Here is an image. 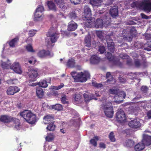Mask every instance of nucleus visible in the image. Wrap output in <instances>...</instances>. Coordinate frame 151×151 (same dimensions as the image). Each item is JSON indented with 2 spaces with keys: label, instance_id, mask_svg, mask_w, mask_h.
<instances>
[{
  "label": "nucleus",
  "instance_id": "f257e3e1",
  "mask_svg": "<svg viewBox=\"0 0 151 151\" xmlns=\"http://www.w3.org/2000/svg\"><path fill=\"white\" fill-rule=\"evenodd\" d=\"M92 12L91 10L87 6L84 7V14L82 16V20L84 21V25L87 27L91 28L93 27V22L92 21Z\"/></svg>",
  "mask_w": 151,
  "mask_h": 151
},
{
  "label": "nucleus",
  "instance_id": "f03ea898",
  "mask_svg": "<svg viewBox=\"0 0 151 151\" xmlns=\"http://www.w3.org/2000/svg\"><path fill=\"white\" fill-rule=\"evenodd\" d=\"M71 75L75 82H84L90 77L89 73L87 71L84 72V73L82 72L77 73L73 71L71 73Z\"/></svg>",
  "mask_w": 151,
  "mask_h": 151
},
{
  "label": "nucleus",
  "instance_id": "7ed1b4c3",
  "mask_svg": "<svg viewBox=\"0 0 151 151\" xmlns=\"http://www.w3.org/2000/svg\"><path fill=\"white\" fill-rule=\"evenodd\" d=\"M20 115L25 119L27 122L31 124H33L36 122V115L30 111L26 110L20 113Z\"/></svg>",
  "mask_w": 151,
  "mask_h": 151
},
{
  "label": "nucleus",
  "instance_id": "20e7f679",
  "mask_svg": "<svg viewBox=\"0 0 151 151\" xmlns=\"http://www.w3.org/2000/svg\"><path fill=\"white\" fill-rule=\"evenodd\" d=\"M0 121L4 123H9L12 122H13L14 124H15V125H14L15 128H16L17 130L19 129L20 126L19 120L16 118H14L9 115H2L0 116Z\"/></svg>",
  "mask_w": 151,
  "mask_h": 151
},
{
  "label": "nucleus",
  "instance_id": "39448f33",
  "mask_svg": "<svg viewBox=\"0 0 151 151\" xmlns=\"http://www.w3.org/2000/svg\"><path fill=\"white\" fill-rule=\"evenodd\" d=\"M103 111L106 117L111 118L113 117L114 111H113L112 104L111 102H109L103 106Z\"/></svg>",
  "mask_w": 151,
  "mask_h": 151
},
{
  "label": "nucleus",
  "instance_id": "423d86ee",
  "mask_svg": "<svg viewBox=\"0 0 151 151\" xmlns=\"http://www.w3.org/2000/svg\"><path fill=\"white\" fill-rule=\"evenodd\" d=\"M116 121L119 123H122L124 122L126 117L124 112L122 109L119 110L116 113Z\"/></svg>",
  "mask_w": 151,
  "mask_h": 151
},
{
  "label": "nucleus",
  "instance_id": "0eeeda50",
  "mask_svg": "<svg viewBox=\"0 0 151 151\" xmlns=\"http://www.w3.org/2000/svg\"><path fill=\"white\" fill-rule=\"evenodd\" d=\"M111 35H106V41L108 44V48L109 50L111 52L113 53L115 50L114 48V43L112 41V39H111Z\"/></svg>",
  "mask_w": 151,
  "mask_h": 151
},
{
  "label": "nucleus",
  "instance_id": "6e6552de",
  "mask_svg": "<svg viewBox=\"0 0 151 151\" xmlns=\"http://www.w3.org/2000/svg\"><path fill=\"white\" fill-rule=\"evenodd\" d=\"M37 56L40 58H45L47 57L52 56L50 54V51L45 50H40L37 53Z\"/></svg>",
  "mask_w": 151,
  "mask_h": 151
},
{
  "label": "nucleus",
  "instance_id": "1a4fd4ad",
  "mask_svg": "<svg viewBox=\"0 0 151 151\" xmlns=\"http://www.w3.org/2000/svg\"><path fill=\"white\" fill-rule=\"evenodd\" d=\"M58 32L57 31L53 32L49 31L47 34V36L50 37V40H51L52 43H54L56 42V40L58 37Z\"/></svg>",
  "mask_w": 151,
  "mask_h": 151
},
{
  "label": "nucleus",
  "instance_id": "9d476101",
  "mask_svg": "<svg viewBox=\"0 0 151 151\" xmlns=\"http://www.w3.org/2000/svg\"><path fill=\"white\" fill-rule=\"evenodd\" d=\"M128 125L130 128L132 129H137L139 128L141 126V123H140L139 121L135 119L129 122Z\"/></svg>",
  "mask_w": 151,
  "mask_h": 151
},
{
  "label": "nucleus",
  "instance_id": "9b49d317",
  "mask_svg": "<svg viewBox=\"0 0 151 151\" xmlns=\"http://www.w3.org/2000/svg\"><path fill=\"white\" fill-rule=\"evenodd\" d=\"M145 39L147 41L146 44H144V50L147 51H151V36L146 35L145 36Z\"/></svg>",
  "mask_w": 151,
  "mask_h": 151
},
{
  "label": "nucleus",
  "instance_id": "f8f14e48",
  "mask_svg": "<svg viewBox=\"0 0 151 151\" xmlns=\"http://www.w3.org/2000/svg\"><path fill=\"white\" fill-rule=\"evenodd\" d=\"M141 143L145 145V146H149L151 145V136L144 134L143 135V139Z\"/></svg>",
  "mask_w": 151,
  "mask_h": 151
},
{
  "label": "nucleus",
  "instance_id": "ddd939ff",
  "mask_svg": "<svg viewBox=\"0 0 151 151\" xmlns=\"http://www.w3.org/2000/svg\"><path fill=\"white\" fill-rule=\"evenodd\" d=\"M19 89L16 86H10L7 89V94L8 95L12 96L19 91Z\"/></svg>",
  "mask_w": 151,
  "mask_h": 151
},
{
  "label": "nucleus",
  "instance_id": "4468645a",
  "mask_svg": "<svg viewBox=\"0 0 151 151\" xmlns=\"http://www.w3.org/2000/svg\"><path fill=\"white\" fill-rule=\"evenodd\" d=\"M130 34L131 35H124V39L129 42L132 41V38L134 36L136 33V30L134 27H132L131 28L130 30Z\"/></svg>",
  "mask_w": 151,
  "mask_h": 151
},
{
  "label": "nucleus",
  "instance_id": "2eb2a0df",
  "mask_svg": "<svg viewBox=\"0 0 151 151\" xmlns=\"http://www.w3.org/2000/svg\"><path fill=\"white\" fill-rule=\"evenodd\" d=\"M10 68L17 73L21 74L22 73L21 68L18 62H15L10 66Z\"/></svg>",
  "mask_w": 151,
  "mask_h": 151
},
{
  "label": "nucleus",
  "instance_id": "dca6fc26",
  "mask_svg": "<svg viewBox=\"0 0 151 151\" xmlns=\"http://www.w3.org/2000/svg\"><path fill=\"white\" fill-rule=\"evenodd\" d=\"M77 24L73 20L68 23V31H73L77 28Z\"/></svg>",
  "mask_w": 151,
  "mask_h": 151
},
{
  "label": "nucleus",
  "instance_id": "f3484780",
  "mask_svg": "<svg viewBox=\"0 0 151 151\" xmlns=\"http://www.w3.org/2000/svg\"><path fill=\"white\" fill-rule=\"evenodd\" d=\"M28 76L30 79H36L39 75L37 71L36 70H31L29 71L28 73Z\"/></svg>",
  "mask_w": 151,
  "mask_h": 151
},
{
  "label": "nucleus",
  "instance_id": "a211bd4d",
  "mask_svg": "<svg viewBox=\"0 0 151 151\" xmlns=\"http://www.w3.org/2000/svg\"><path fill=\"white\" fill-rule=\"evenodd\" d=\"M150 2H145L143 3V9L144 11L149 13L151 11V0H150Z\"/></svg>",
  "mask_w": 151,
  "mask_h": 151
},
{
  "label": "nucleus",
  "instance_id": "6ab92c4d",
  "mask_svg": "<svg viewBox=\"0 0 151 151\" xmlns=\"http://www.w3.org/2000/svg\"><path fill=\"white\" fill-rule=\"evenodd\" d=\"M100 60L101 58L96 55L92 56L90 58V60L91 63L94 65L99 63Z\"/></svg>",
  "mask_w": 151,
  "mask_h": 151
},
{
  "label": "nucleus",
  "instance_id": "aec40b11",
  "mask_svg": "<svg viewBox=\"0 0 151 151\" xmlns=\"http://www.w3.org/2000/svg\"><path fill=\"white\" fill-rule=\"evenodd\" d=\"M94 27L96 28L97 29L101 28L103 27V20L101 19H98L94 22Z\"/></svg>",
  "mask_w": 151,
  "mask_h": 151
},
{
  "label": "nucleus",
  "instance_id": "412c9836",
  "mask_svg": "<svg viewBox=\"0 0 151 151\" xmlns=\"http://www.w3.org/2000/svg\"><path fill=\"white\" fill-rule=\"evenodd\" d=\"M110 14L113 18L117 16L118 15L117 8L114 6L111 8L110 10Z\"/></svg>",
  "mask_w": 151,
  "mask_h": 151
},
{
  "label": "nucleus",
  "instance_id": "4be33fe9",
  "mask_svg": "<svg viewBox=\"0 0 151 151\" xmlns=\"http://www.w3.org/2000/svg\"><path fill=\"white\" fill-rule=\"evenodd\" d=\"M145 145L143 143H139L134 146V150L135 151H141L145 148Z\"/></svg>",
  "mask_w": 151,
  "mask_h": 151
},
{
  "label": "nucleus",
  "instance_id": "5701e85b",
  "mask_svg": "<svg viewBox=\"0 0 151 151\" xmlns=\"http://www.w3.org/2000/svg\"><path fill=\"white\" fill-rule=\"evenodd\" d=\"M84 45L88 47L91 46V36H90V35L89 34H88V35H87L85 37Z\"/></svg>",
  "mask_w": 151,
  "mask_h": 151
},
{
  "label": "nucleus",
  "instance_id": "b1692460",
  "mask_svg": "<svg viewBox=\"0 0 151 151\" xmlns=\"http://www.w3.org/2000/svg\"><path fill=\"white\" fill-rule=\"evenodd\" d=\"M83 96L84 98V100L86 102H88L89 101L93 99H96L94 97V95L93 94L89 95L86 93H84L83 94Z\"/></svg>",
  "mask_w": 151,
  "mask_h": 151
},
{
  "label": "nucleus",
  "instance_id": "393cba45",
  "mask_svg": "<svg viewBox=\"0 0 151 151\" xmlns=\"http://www.w3.org/2000/svg\"><path fill=\"white\" fill-rule=\"evenodd\" d=\"M134 145V142L130 139H128L124 143V146L127 147H132Z\"/></svg>",
  "mask_w": 151,
  "mask_h": 151
},
{
  "label": "nucleus",
  "instance_id": "a878e982",
  "mask_svg": "<svg viewBox=\"0 0 151 151\" xmlns=\"http://www.w3.org/2000/svg\"><path fill=\"white\" fill-rule=\"evenodd\" d=\"M19 38L17 37L14 38L12 39V40L9 41L8 44H9L10 47H14L15 45L17 44Z\"/></svg>",
  "mask_w": 151,
  "mask_h": 151
},
{
  "label": "nucleus",
  "instance_id": "bb28decb",
  "mask_svg": "<svg viewBox=\"0 0 151 151\" xmlns=\"http://www.w3.org/2000/svg\"><path fill=\"white\" fill-rule=\"evenodd\" d=\"M73 98H74V102L78 103L81 102L82 100V96L79 94H73Z\"/></svg>",
  "mask_w": 151,
  "mask_h": 151
},
{
  "label": "nucleus",
  "instance_id": "cd10ccee",
  "mask_svg": "<svg viewBox=\"0 0 151 151\" xmlns=\"http://www.w3.org/2000/svg\"><path fill=\"white\" fill-rule=\"evenodd\" d=\"M47 4H48V7H49V9L50 10L54 12H55L56 11V6H55V4L52 1H48Z\"/></svg>",
  "mask_w": 151,
  "mask_h": 151
},
{
  "label": "nucleus",
  "instance_id": "c85d7f7f",
  "mask_svg": "<svg viewBox=\"0 0 151 151\" xmlns=\"http://www.w3.org/2000/svg\"><path fill=\"white\" fill-rule=\"evenodd\" d=\"M102 2L101 0H90V3L93 6H100Z\"/></svg>",
  "mask_w": 151,
  "mask_h": 151
},
{
  "label": "nucleus",
  "instance_id": "c756f323",
  "mask_svg": "<svg viewBox=\"0 0 151 151\" xmlns=\"http://www.w3.org/2000/svg\"><path fill=\"white\" fill-rule=\"evenodd\" d=\"M55 1L59 6L61 9H65L66 8L65 5H64V0H55Z\"/></svg>",
  "mask_w": 151,
  "mask_h": 151
},
{
  "label": "nucleus",
  "instance_id": "7c9ffc66",
  "mask_svg": "<svg viewBox=\"0 0 151 151\" xmlns=\"http://www.w3.org/2000/svg\"><path fill=\"white\" fill-rule=\"evenodd\" d=\"M37 85H38L40 87L46 88L47 87V82L44 80H41L39 82H37Z\"/></svg>",
  "mask_w": 151,
  "mask_h": 151
},
{
  "label": "nucleus",
  "instance_id": "2f4dec72",
  "mask_svg": "<svg viewBox=\"0 0 151 151\" xmlns=\"http://www.w3.org/2000/svg\"><path fill=\"white\" fill-rule=\"evenodd\" d=\"M37 96L40 98H41L43 96V91L42 89L38 88L36 89Z\"/></svg>",
  "mask_w": 151,
  "mask_h": 151
},
{
  "label": "nucleus",
  "instance_id": "473e14b6",
  "mask_svg": "<svg viewBox=\"0 0 151 151\" xmlns=\"http://www.w3.org/2000/svg\"><path fill=\"white\" fill-rule=\"evenodd\" d=\"M67 66L68 67L70 68H73L75 66V60H74L71 58L69 59L67 63Z\"/></svg>",
  "mask_w": 151,
  "mask_h": 151
},
{
  "label": "nucleus",
  "instance_id": "72a5a7b5",
  "mask_svg": "<svg viewBox=\"0 0 151 151\" xmlns=\"http://www.w3.org/2000/svg\"><path fill=\"white\" fill-rule=\"evenodd\" d=\"M45 124H48V126L47 127V129L48 131H54V130H55V126L54 124V123L52 122H51L49 123L45 122Z\"/></svg>",
  "mask_w": 151,
  "mask_h": 151
},
{
  "label": "nucleus",
  "instance_id": "f704fd0d",
  "mask_svg": "<svg viewBox=\"0 0 151 151\" xmlns=\"http://www.w3.org/2000/svg\"><path fill=\"white\" fill-rule=\"evenodd\" d=\"M52 108L57 111H61L63 109V107L60 104H56L52 106Z\"/></svg>",
  "mask_w": 151,
  "mask_h": 151
},
{
  "label": "nucleus",
  "instance_id": "c9c22d12",
  "mask_svg": "<svg viewBox=\"0 0 151 151\" xmlns=\"http://www.w3.org/2000/svg\"><path fill=\"white\" fill-rule=\"evenodd\" d=\"M106 57L109 61L114 62L115 61V57L112 56L111 54L109 52H108L106 54Z\"/></svg>",
  "mask_w": 151,
  "mask_h": 151
},
{
  "label": "nucleus",
  "instance_id": "e433bc0d",
  "mask_svg": "<svg viewBox=\"0 0 151 151\" xmlns=\"http://www.w3.org/2000/svg\"><path fill=\"white\" fill-rule=\"evenodd\" d=\"M53 119H54V118L52 115H47L43 117V120L45 122H51L53 121Z\"/></svg>",
  "mask_w": 151,
  "mask_h": 151
},
{
  "label": "nucleus",
  "instance_id": "4c0bfd02",
  "mask_svg": "<svg viewBox=\"0 0 151 151\" xmlns=\"http://www.w3.org/2000/svg\"><path fill=\"white\" fill-rule=\"evenodd\" d=\"M92 86L97 88H101L103 86V85L101 83H97L95 81H92Z\"/></svg>",
  "mask_w": 151,
  "mask_h": 151
},
{
  "label": "nucleus",
  "instance_id": "58836bf2",
  "mask_svg": "<svg viewBox=\"0 0 151 151\" xmlns=\"http://www.w3.org/2000/svg\"><path fill=\"white\" fill-rule=\"evenodd\" d=\"M117 95L119 97L121 98L122 99H124L125 98V92L123 91H121L118 93L116 94H113Z\"/></svg>",
  "mask_w": 151,
  "mask_h": 151
},
{
  "label": "nucleus",
  "instance_id": "ea45409f",
  "mask_svg": "<svg viewBox=\"0 0 151 151\" xmlns=\"http://www.w3.org/2000/svg\"><path fill=\"white\" fill-rule=\"evenodd\" d=\"M106 78L107 79V80H106L107 82L109 83L111 81L113 80V76L111 75V73L108 72L106 73Z\"/></svg>",
  "mask_w": 151,
  "mask_h": 151
},
{
  "label": "nucleus",
  "instance_id": "a19ab883",
  "mask_svg": "<svg viewBox=\"0 0 151 151\" xmlns=\"http://www.w3.org/2000/svg\"><path fill=\"white\" fill-rule=\"evenodd\" d=\"M36 81V79H34L33 78H30L29 81L28 85L30 86H35L37 85L36 83H33L32 82L35 81Z\"/></svg>",
  "mask_w": 151,
  "mask_h": 151
},
{
  "label": "nucleus",
  "instance_id": "79ce46f5",
  "mask_svg": "<svg viewBox=\"0 0 151 151\" xmlns=\"http://www.w3.org/2000/svg\"><path fill=\"white\" fill-rule=\"evenodd\" d=\"M69 17L71 19H75L77 17L76 11H73L69 13Z\"/></svg>",
  "mask_w": 151,
  "mask_h": 151
},
{
  "label": "nucleus",
  "instance_id": "37998d69",
  "mask_svg": "<svg viewBox=\"0 0 151 151\" xmlns=\"http://www.w3.org/2000/svg\"><path fill=\"white\" fill-rule=\"evenodd\" d=\"M54 139V136H53V134L50 133L48 134L47 136L45 137V140L47 142H50L53 140Z\"/></svg>",
  "mask_w": 151,
  "mask_h": 151
},
{
  "label": "nucleus",
  "instance_id": "c03bdc74",
  "mask_svg": "<svg viewBox=\"0 0 151 151\" xmlns=\"http://www.w3.org/2000/svg\"><path fill=\"white\" fill-rule=\"evenodd\" d=\"M96 35L97 37L101 40H103L104 38L103 35H102V32L100 31H96Z\"/></svg>",
  "mask_w": 151,
  "mask_h": 151
},
{
  "label": "nucleus",
  "instance_id": "a18cd8bd",
  "mask_svg": "<svg viewBox=\"0 0 151 151\" xmlns=\"http://www.w3.org/2000/svg\"><path fill=\"white\" fill-rule=\"evenodd\" d=\"M109 139H110L111 141L112 142H114L115 141V139L114 137V133L113 132H111L109 134Z\"/></svg>",
  "mask_w": 151,
  "mask_h": 151
},
{
  "label": "nucleus",
  "instance_id": "49530a36",
  "mask_svg": "<svg viewBox=\"0 0 151 151\" xmlns=\"http://www.w3.org/2000/svg\"><path fill=\"white\" fill-rule=\"evenodd\" d=\"M60 100H61V102L63 104H68V101H66V96L65 95L61 97Z\"/></svg>",
  "mask_w": 151,
  "mask_h": 151
},
{
  "label": "nucleus",
  "instance_id": "de8ad7c7",
  "mask_svg": "<svg viewBox=\"0 0 151 151\" xmlns=\"http://www.w3.org/2000/svg\"><path fill=\"white\" fill-rule=\"evenodd\" d=\"M26 49L27 51L30 52H34V51L31 45H28L26 46Z\"/></svg>",
  "mask_w": 151,
  "mask_h": 151
},
{
  "label": "nucleus",
  "instance_id": "09e8293b",
  "mask_svg": "<svg viewBox=\"0 0 151 151\" xmlns=\"http://www.w3.org/2000/svg\"><path fill=\"white\" fill-rule=\"evenodd\" d=\"M99 52H100L101 54H103L105 51V49L104 46H100L99 47Z\"/></svg>",
  "mask_w": 151,
  "mask_h": 151
},
{
  "label": "nucleus",
  "instance_id": "8fccbe9b",
  "mask_svg": "<svg viewBox=\"0 0 151 151\" xmlns=\"http://www.w3.org/2000/svg\"><path fill=\"white\" fill-rule=\"evenodd\" d=\"M42 12H35V19L37 18H40L42 16Z\"/></svg>",
  "mask_w": 151,
  "mask_h": 151
},
{
  "label": "nucleus",
  "instance_id": "3c124183",
  "mask_svg": "<svg viewBox=\"0 0 151 151\" xmlns=\"http://www.w3.org/2000/svg\"><path fill=\"white\" fill-rule=\"evenodd\" d=\"M36 32L35 30L32 29L29 31V36L30 37H32L34 36Z\"/></svg>",
  "mask_w": 151,
  "mask_h": 151
},
{
  "label": "nucleus",
  "instance_id": "603ef678",
  "mask_svg": "<svg viewBox=\"0 0 151 151\" xmlns=\"http://www.w3.org/2000/svg\"><path fill=\"white\" fill-rule=\"evenodd\" d=\"M148 90V88L147 87L145 86H143L141 88V90L143 93H146Z\"/></svg>",
  "mask_w": 151,
  "mask_h": 151
},
{
  "label": "nucleus",
  "instance_id": "864d4df0",
  "mask_svg": "<svg viewBox=\"0 0 151 151\" xmlns=\"http://www.w3.org/2000/svg\"><path fill=\"white\" fill-rule=\"evenodd\" d=\"M97 141L95 140L94 139H91L90 140V143L94 147L97 146Z\"/></svg>",
  "mask_w": 151,
  "mask_h": 151
},
{
  "label": "nucleus",
  "instance_id": "5fc2aeb1",
  "mask_svg": "<svg viewBox=\"0 0 151 151\" xmlns=\"http://www.w3.org/2000/svg\"><path fill=\"white\" fill-rule=\"evenodd\" d=\"M44 11L43 6H39L36 9V12H42Z\"/></svg>",
  "mask_w": 151,
  "mask_h": 151
},
{
  "label": "nucleus",
  "instance_id": "6e6d98bb",
  "mask_svg": "<svg viewBox=\"0 0 151 151\" xmlns=\"http://www.w3.org/2000/svg\"><path fill=\"white\" fill-rule=\"evenodd\" d=\"M119 81L120 83H124L126 82V80L125 78H123L120 76L119 77Z\"/></svg>",
  "mask_w": 151,
  "mask_h": 151
},
{
  "label": "nucleus",
  "instance_id": "4d7b16f0",
  "mask_svg": "<svg viewBox=\"0 0 151 151\" xmlns=\"http://www.w3.org/2000/svg\"><path fill=\"white\" fill-rule=\"evenodd\" d=\"M119 92V91L118 92L117 90L116 89H110V93L111 94H116L118 93Z\"/></svg>",
  "mask_w": 151,
  "mask_h": 151
},
{
  "label": "nucleus",
  "instance_id": "13d9d810",
  "mask_svg": "<svg viewBox=\"0 0 151 151\" xmlns=\"http://www.w3.org/2000/svg\"><path fill=\"white\" fill-rule=\"evenodd\" d=\"M1 66L4 69H6L8 68L9 67V65L5 63L4 62L1 64Z\"/></svg>",
  "mask_w": 151,
  "mask_h": 151
},
{
  "label": "nucleus",
  "instance_id": "bf43d9fd",
  "mask_svg": "<svg viewBox=\"0 0 151 151\" xmlns=\"http://www.w3.org/2000/svg\"><path fill=\"white\" fill-rule=\"evenodd\" d=\"M81 1V0H70V1L74 4H79Z\"/></svg>",
  "mask_w": 151,
  "mask_h": 151
},
{
  "label": "nucleus",
  "instance_id": "052dcab7",
  "mask_svg": "<svg viewBox=\"0 0 151 151\" xmlns=\"http://www.w3.org/2000/svg\"><path fill=\"white\" fill-rule=\"evenodd\" d=\"M99 147L100 148L105 149L106 148V145L104 143L101 142L99 143Z\"/></svg>",
  "mask_w": 151,
  "mask_h": 151
},
{
  "label": "nucleus",
  "instance_id": "680f3d73",
  "mask_svg": "<svg viewBox=\"0 0 151 151\" xmlns=\"http://www.w3.org/2000/svg\"><path fill=\"white\" fill-rule=\"evenodd\" d=\"M134 63L135 65V66H137V67H139L140 66V65L139 60H137L135 61Z\"/></svg>",
  "mask_w": 151,
  "mask_h": 151
},
{
  "label": "nucleus",
  "instance_id": "e2e57ef3",
  "mask_svg": "<svg viewBox=\"0 0 151 151\" xmlns=\"http://www.w3.org/2000/svg\"><path fill=\"white\" fill-rule=\"evenodd\" d=\"M63 86H64V84H63V83H61V84H60V85H59L58 86L55 87V88H55V89L57 90H59L60 89H61V88H63Z\"/></svg>",
  "mask_w": 151,
  "mask_h": 151
},
{
  "label": "nucleus",
  "instance_id": "0e129e2a",
  "mask_svg": "<svg viewBox=\"0 0 151 151\" xmlns=\"http://www.w3.org/2000/svg\"><path fill=\"white\" fill-rule=\"evenodd\" d=\"M141 16L142 18L144 19H148V16L145 14H144L141 13Z\"/></svg>",
  "mask_w": 151,
  "mask_h": 151
},
{
  "label": "nucleus",
  "instance_id": "69168bd1",
  "mask_svg": "<svg viewBox=\"0 0 151 151\" xmlns=\"http://www.w3.org/2000/svg\"><path fill=\"white\" fill-rule=\"evenodd\" d=\"M147 116L149 118V119L151 118V110L149 111L147 113Z\"/></svg>",
  "mask_w": 151,
  "mask_h": 151
},
{
  "label": "nucleus",
  "instance_id": "338daca9",
  "mask_svg": "<svg viewBox=\"0 0 151 151\" xmlns=\"http://www.w3.org/2000/svg\"><path fill=\"white\" fill-rule=\"evenodd\" d=\"M132 63V61L129 60H127V64L128 65H130Z\"/></svg>",
  "mask_w": 151,
  "mask_h": 151
},
{
  "label": "nucleus",
  "instance_id": "774afa93",
  "mask_svg": "<svg viewBox=\"0 0 151 151\" xmlns=\"http://www.w3.org/2000/svg\"><path fill=\"white\" fill-rule=\"evenodd\" d=\"M63 35H65L68 36L69 35V33L66 31H63Z\"/></svg>",
  "mask_w": 151,
  "mask_h": 151
}]
</instances>
